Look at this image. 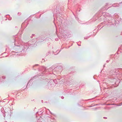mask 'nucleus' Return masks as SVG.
Segmentation results:
<instances>
[{
    "label": "nucleus",
    "instance_id": "nucleus-1",
    "mask_svg": "<svg viewBox=\"0 0 122 122\" xmlns=\"http://www.w3.org/2000/svg\"><path fill=\"white\" fill-rule=\"evenodd\" d=\"M61 68L60 66H57L56 67L53 66H51V67L46 69V73H45V76H54L55 75L56 76H58L57 75V73H56V72L55 71L56 70L57 71H59L60 70L59 68Z\"/></svg>",
    "mask_w": 122,
    "mask_h": 122
},
{
    "label": "nucleus",
    "instance_id": "nucleus-2",
    "mask_svg": "<svg viewBox=\"0 0 122 122\" xmlns=\"http://www.w3.org/2000/svg\"><path fill=\"white\" fill-rule=\"evenodd\" d=\"M29 46H27V44H25L24 46L22 45H19L17 46L16 48L17 49V51L18 52H17L16 53H19L20 52H21L23 53L24 52L25 49H26V50L28 49L29 48Z\"/></svg>",
    "mask_w": 122,
    "mask_h": 122
},
{
    "label": "nucleus",
    "instance_id": "nucleus-3",
    "mask_svg": "<svg viewBox=\"0 0 122 122\" xmlns=\"http://www.w3.org/2000/svg\"><path fill=\"white\" fill-rule=\"evenodd\" d=\"M46 68L44 66H41L38 68V71L37 74L38 75V76H44V75L43 74H46Z\"/></svg>",
    "mask_w": 122,
    "mask_h": 122
},
{
    "label": "nucleus",
    "instance_id": "nucleus-4",
    "mask_svg": "<svg viewBox=\"0 0 122 122\" xmlns=\"http://www.w3.org/2000/svg\"><path fill=\"white\" fill-rule=\"evenodd\" d=\"M120 71H122V69L121 68H116L113 70V72L112 73V75H117V73Z\"/></svg>",
    "mask_w": 122,
    "mask_h": 122
},
{
    "label": "nucleus",
    "instance_id": "nucleus-5",
    "mask_svg": "<svg viewBox=\"0 0 122 122\" xmlns=\"http://www.w3.org/2000/svg\"><path fill=\"white\" fill-rule=\"evenodd\" d=\"M90 37V36H87V37H85L84 38V39H88Z\"/></svg>",
    "mask_w": 122,
    "mask_h": 122
},
{
    "label": "nucleus",
    "instance_id": "nucleus-6",
    "mask_svg": "<svg viewBox=\"0 0 122 122\" xmlns=\"http://www.w3.org/2000/svg\"><path fill=\"white\" fill-rule=\"evenodd\" d=\"M60 50H59H59H57V51L56 52H58V53H57V54H54L55 55H56L58 53H59V52H60Z\"/></svg>",
    "mask_w": 122,
    "mask_h": 122
},
{
    "label": "nucleus",
    "instance_id": "nucleus-7",
    "mask_svg": "<svg viewBox=\"0 0 122 122\" xmlns=\"http://www.w3.org/2000/svg\"><path fill=\"white\" fill-rule=\"evenodd\" d=\"M39 65L38 64H36L35 65H34L33 66V68H34L35 67V66H38Z\"/></svg>",
    "mask_w": 122,
    "mask_h": 122
},
{
    "label": "nucleus",
    "instance_id": "nucleus-8",
    "mask_svg": "<svg viewBox=\"0 0 122 122\" xmlns=\"http://www.w3.org/2000/svg\"><path fill=\"white\" fill-rule=\"evenodd\" d=\"M74 73V72H71L70 73V74H73Z\"/></svg>",
    "mask_w": 122,
    "mask_h": 122
},
{
    "label": "nucleus",
    "instance_id": "nucleus-9",
    "mask_svg": "<svg viewBox=\"0 0 122 122\" xmlns=\"http://www.w3.org/2000/svg\"><path fill=\"white\" fill-rule=\"evenodd\" d=\"M42 61L43 62H45V60H44V59H42Z\"/></svg>",
    "mask_w": 122,
    "mask_h": 122
},
{
    "label": "nucleus",
    "instance_id": "nucleus-10",
    "mask_svg": "<svg viewBox=\"0 0 122 122\" xmlns=\"http://www.w3.org/2000/svg\"><path fill=\"white\" fill-rule=\"evenodd\" d=\"M34 34H32V36L31 37L32 38V36H34Z\"/></svg>",
    "mask_w": 122,
    "mask_h": 122
},
{
    "label": "nucleus",
    "instance_id": "nucleus-11",
    "mask_svg": "<svg viewBox=\"0 0 122 122\" xmlns=\"http://www.w3.org/2000/svg\"><path fill=\"white\" fill-rule=\"evenodd\" d=\"M109 61H108V60H107V61H106V62H109Z\"/></svg>",
    "mask_w": 122,
    "mask_h": 122
},
{
    "label": "nucleus",
    "instance_id": "nucleus-12",
    "mask_svg": "<svg viewBox=\"0 0 122 122\" xmlns=\"http://www.w3.org/2000/svg\"><path fill=\"white\" fill-rule=\"evenodd\" d=\"M18 14H20V13L19 12H18Z\"/></svg>",
    "mask_w": 122,
    "mask_h": 122
},
{
    "label": "nucleus",
    "instance_id": "nucleus-13",
    "mask_svg": "<svg viewBox=\"0 0 122 122\" xmlns=\"http://www.w3.org/2000/svg\"><path fill=\"white\" fill-rule=\"evenodd\" d=\"M103 24V23H101V24Z\"/></svg>",
    "mask_w": 122,
    "mask_h": 122
},
{
    "label": "nucleus",
    "instance_id": "nucleus-14",
    "mask_svg": "<svg viewBox=\"0 0 122 122\" xmlns=\"http://www.w3.org/2000/svg\"><path fill=\"white\" fill-rule=\"evenodd\" d=\"M121 35H122V32L121 33Z\"/></svg>",
    "mask_w": 122,
    "mask_h": 122
},
{
    "label": "nucleus",
    "instance_id": "nucleus-15",
    "mask_svg": "<svg viewBox=\"0 0 122 122\" xmlns=\"http://www.w3.org/2000/svg\"><path fill=\"white\" fill-rule=\"evenodd\" d=\"M15 41L16 40L15 39Z\"/></svg>",
    "mask_w": 122,
    "mask_h": 122
},
{
    "label": "nucleus",
    "instance_id": "nucleus-16",
    "mask_svg": "<svg viewBox=\"0 0 122 122\" xmlns=\"http://www.w3.org/2000/svg\"><path fill=\"white\" fill-rule=\"evenodd\" d=\"M105 66V65H104V67Z\"/></svg>",
    "mask_w": 122,
    "mask_h": 122
},
{
    "label": "nucleus",
    "instance_id": "nucleus-17",
    "mask_svg": "<svg viewBox=\"0 0 122 122\" xmlns=\"http://www.w3.org/2000/svg\"><path fill=\"white\" fill-rule=\"evenodd\" d=\"M73 13V14L74 15V14Z\"/></svg>",
    "mask_w": 122,
    "mask_h": 122
},
{
    "label": "nucleus",
    "instance_id": "nucleus-18",
    "mask_svg": "<svg viewBox=\"0 0 122 122\" xmlns=\"http://www.w3.org/2000/svg\"><path fill=\"white\" fill-rule=\"evenodd\" d=\"M103 26H102V27H101V29L102 28Z\"/></svg>",
    "mask_w": 122,
    "mask_h": 122
},
{
    "label": "nucleus",
    "instance_id": "nucleus-19",
    "mask_svg": "<svg viewBox=\"0 0 122 122\" xmlns=\"http://www.w3.org/2000/svg\"><path fill=\"white\" fill-rule=\"evenodd\" d=\"M61 70H60V72L61 71Z\"/></svg>",
    "mask_w": 122,
    "mask_h": 122
},
{
    "label": "nucleus",
    "instance_id": "nucleus-20",
    "mask_svg": "<svg viewBox=\"0 0 122 122\" xmlns=\"http://www.w3.org/2000/svg\"><path fill=\"white\" fill-rule=\"evenodd\" d=\"M15 52L14 51H12V52Z\"/></svg>",
    "mask_w": 122,
    "mask_h": 122
},
{
    "label": "nucleus",
    "instance_id": "nucleus-21",
    "mask_svg": "<svg viewBox=\"0 0 122 122\" xmlns=\"http://www.w3.org/2000/svg\"><path fill=\"white\" fill-rule=\"evenodd\" d=\"M11 18H10L11 19H10V20H11Z\"/></svg>",
    "mask_w": 122,
    "mask_h": 122
},
{
    "label": "nucleus",
    "instance_id": "nucleus-22",
    "mask_svg": "<svg viewBox=\"0 0 122 122\" xmlns=\"http://www.w3.org/2000/svg\"><path fill=\"white\" fill-rule=\"evenodd\" d=\"M79 46H80V45H78Z\"/></svg>",
    "mask_w": 122,
    "mask_h": 122
},
{
    "label": "nucleus",
    "instance_id": "nucleus-23",
    "mask_svg": "<svg viewBox=\"0 0 122 122\" xmlns=\"http://www.w3.org/2000/svg\"><path fill=\"white\" fill-rule=\"evenodd\" d=\"M79 46H80V45H78Z\"/></svg>",
    "mask_w": 122,
    "mask_h": 122
}]
</instances>
